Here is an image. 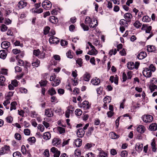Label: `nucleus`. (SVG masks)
<instances>
[{
    "label": "nucleus",
    "instance_id": "nucleus-40",
    "mask_svg": "<svg viewBox=\"0 0 157 157\" xmlns=\"http://www.w3.org/2000/svg\"><path fill=\"white\" fill-rule=\"evenodd\" d=\"M151 146L152 147V151L154 152L156 151V149L155 148V139H153L152 142L151 143Z\"/></svg>",
    "mask_w": 157,
    "mask_h": 157
},
{
    "label": "nucleus",
    "instance_id": "nucleus-21",
    "mask_svg": "<svg viewBox=\"0 0 157 157\" xmlns=\"http://www.w3.org/2000/svg\"><path fill=\"white\" fill-rule=\"evenodd\" d=\"M49 21L53 24H56L58 21L57 18L54 16H51L49 18Z\"/></svg>",
    "mask_w": 157,
    "mask_h": 157
},
{
    "label": "nucleus",
    "instance_id": "nucleus-54",
    "mask_svg": "<svg viewBox=\"0 0 157 157\" xmlns=\"http://www.w3.org/2000/svg\"><path fill=\"white\" fill-rule=\"evenodd\" d=\"M106 155V154L104 152L102 151L100 152L98 156V157H105Z\"/></svg>",
    "mask_w": 157,
    "mask_h": 157
},
{
    "label": "nucleus",
    "instance_id": "nucleus-10",
    "mask_svg": "<svg viewBox=\"0 0 157 157\" xmlns=\"http://www.w3.org/2000/svg\"><path fill=\"white\" fill-rule=\"evenodd\" d=\"M45 114L48 117H50L53 116V112L51 109H46Z\"/></svg>",
    "mask_w": 157,
    "mask_h": 157
},
{
    "label": "nucleus",
    "instance_id": "nucleus-56",
    "mask_svg": "<svg viewBox=\"0 0 157 157\" xmlns=\"http://www.w3.org/2000/svg\"><path fill=\"white\" fill-rule=\"evenodd\" d=\"M6 121L9 123H11L13 121V118L11 116H8L6 118Z\"/></svg>",
    "mask_w": 157,
    "mask_h": 157
},
{
    "label": "nucleus",
    "instance_id": "nucleus-55",
    "mask_svg": "<svg viewBox=\"0 0 157 157\" xmlns=\"http://www.w3.org/2000/svg\"><path fill=\"white\" fill-rule=\"evenodd\" d=\"M45 52H40L38 58L40 59H44L45 58Z\"/></svg>",
    "mask_w": 157,
    "mask_h": 157
},
{
    "label": "nucleus",
    "instance_id": "nucleus-37",
    "mask_svg": "<svg viewBox=\"0 0 157 157\" xmlns=\"http://www.w3.org/2000/svg\"><path fill=\"white\" fill-rule=\"evenodd\" d=\"M134 26L136 28H139L140 27L142 24L138 21H136L133 24Z\"/></svg>",
    "mask_w": 157,
    "mask_h": 157
},
{
    "label": "nucleus",
    "instance_id": "nucleus-15",
    "mask_svg": "<svg viewBox=\"0 0 157 157\" xmlns=\"http://www.w3.org/2000/svg\"><path fill=\"white\" fill-rule=\"evenodd\" d=\"M129 22L124 19H121L120 21V23L121 26L127 27L128 25V22Z\"/></svg>",
    "mask_w": 157,
    "mask_h": 157
},
{
    "label": "nucleus",
    "instance_id": "nucleus-61",
    "mask_svg": "<svg viewBox=\"0 0 157 157\" xmlns=\"http://www.w3.org/2000/svg\"><path fill=\"white\" fill-rule=\"evenodd\" d=\"M38 129H39L41 131L43 132L44 129V127L43 125L41 124H39L37 127Z\"/></svg>",
    "mask_w": 157,
    "mask_h": 157
},
{
    "label": "nucleus",
    "instance_id": "nucleus-62",
    "mask_svg": "<svg viewBox=\"0 0 157 157\" xmlns=\"http://www.w3.org/2000/svg\"><path fill=\"white\" fill-rule=\"evenodd\" d=\"M102 87H100L98 88L97 90V91L98 94H101L102 93Z\"/></svg>",
    "mask_w": 157,
    "mask_h": 157
},
{
    "label": "nucleus",
    "instance_id": "nucleus-2",
    "mask_svg": "<svg viewBox=\"0 0 157 157\" xmlns=\"http://www.w3.org/2000/svg\"><path fill=\"white\" fill-rule=\"evenodd\" d=\"M140 63H139L136 62L135 63H134L132 62H128L127 64L128 68L129 70H132L134 68L137 69Z\"/></svg>",
    "mask_w": 157,
    "mask_h": 157
},
{
    "label": "nucleus",
    "instance_id": "nucleus-20",
    "mask_svg": "<svg viewBox=\"0 0 157 157\" xmlns=\"http://www.w3.org/2000/svg\"><path fill=\"white\" fill-rule=\"evenodd\" d=\"M27 5V3L24 2L23 1H21L19 2L18 3V7L20 9H21L25 7Z\"/></svg>",
    "mask_w": 157,
    "mask_h": 157
},
{
    "label": "nucleus",
    "instance_id": "nucleus-19",
    "mask_svg": "<svg viewBox=\"0 0 157 157\" xmlns=\"http://www.w3.org/2000/svg\"><path fill=\"white\" fill-rule=\"evenodd\" d=\"M7 55L6 51L5 50H2L0 51V58L4 59L6 57Z\"/></svg>",
    "mask_w": 157,
    "mask_h": 157
},
{
    "label": "nucleus",
    "instance_id": "nucleus-30",
    "mask_svg": "<svg viewBox=\"0 0 157 157\" xmlns=\"http://www.w3.org/2000/svg\"><path fill=\"white\" fill-rule=\"evenodd\" d=\"M143 21L145 22H149L151 21V18L147 15L144 16L142 19Z\"/></svg>",
    "mask_w": 157,
    "mask_h": 157
},
{
    "label": "nucleus",
    "instance_id": "nucleus-1",
    "mask_svg": "<svg viewBox=\"0 0 157 157\" xmlns=\"http://www.w3.org/2000/svg\"><path fill=\"white\" fill-rule=\"evenodd\" d=\"M56 78V75L55 74L51 76L50 78V81H53L52 82V86H56L59 85L60 82V80L58 78Z\"/></svg>",
    "mask_w": 157,
    "mask_h": 157
},
{
    "label": "nucleus",
    "instance_id": "nucleus-23",
    "mask_svg": "<svg viewBox=\"0 0 157 157\" xmlns=\"http://www.w3.org/2000/svg\"><path fill=\"white\" fill-rule=\"evenodd\" d=\"M146 56L147 54L146 52H142L138 54L137 57L139 59H142L144 58Z\"/></svg>",
    "mask_w": 157,
    "mask_h": 157
},
{
    "label": "nucleus",
    "instance_id": "nucleus-32",
    "mask_svg": "<svg viewBox=\"0 0 157 157\" xmlns=\"http://www.w3.org/2000/svg\"><path fill=\"white\" fill-rule=\"evenodd\" d=\"M111 100L110 97L106 96L104 98L103 101L104 103H109L111 102Z\"/></svg>",
    "mask_w": 157,
    "mask_h": 157
},
{
    "label": "nucleus",
    "instance_id": "nucleus-47",
    "mask_svg": "<svg viewBox=\"0 0 157 157\" xmlns=\"http://www.w3.org/2000/svg\"><path fill=\"white\" fill-rule=\"evenodd\" d=\"M80 25L85 31H88L89 29L88 26L86 25L84 23H82L80 24Z\"/></svg>",
    "mask_w": 157,
    "mask_h": 157
},
{
    "label": "nucleus",
    "instance_id": "nucleus-14",
    "mask_svg": "<svg viewBox=\"0 0 157 157\" xmlns=\"http://www.w3.org/2000/svg\"><path fill=\"white\" fill-rule=\"evenodd\" d=\"M124 17L125 20L128 21L129 22L131 21V20L132 17V14L129 13H125L124 15Z\"/></svg>",
    "mask_w": 157,
    "mask_h": 157
},
{
    "label": "nucleus",
    "instance_id": "nucleus-33",
    "mask_svg": "<svg viewBox=\"0 0 157 157\" xmlns=\"http://www.w3.org/2000/svg\"><path fill=\"white\" fill-rule=\"evenodd\" d=\"M94 129V128L92 127L89 128L87 132L86 133V135L88 136H90L92 134V133Z\"/></svg>",
    "mask_w": 157,
    "mask_h": 157
},
{
    "label": "nucleus",
    "instance_id": "nucleus-59",
    "mask_svg": "<svg viewBox=\"0 0 157 157\" xmlns=\"http://www.w3.org/2000/svg\"><path fill=\"white\" fill-rule=\"evenodd\" d=\"M43 154L46 157H49V150L48 149H46L44 152Z\"/></svg>",
    "mask_w": 157,
    "mask_h": 157
},
{
    "label": "nucleus",
    "instance_id": "nucleus-25",
    "mask_svg": "<svg viewBox=\"0 0 157 157\" xmlns=\"http://www.w3.org/2000/svg\"><path fill=\"white\" fill-rule=\"evenodd\" d=\"M149 86L151 92V93L154 91L157 88V86L153 84V83H151Z\"/></svg>",
    "mask_w": 157,
    "mask_h": 157
},
{
    "label": "nucleus",
    "instance_id": "nucleus-27",
    "mask_svg": "<svg viewBox=\"0 0 157 157\" xmlns=\"http://www.w3.org/2000/svg\"><path fill=\"white\" fill-rule=\"evenodd\" d=\"M98 51L95 48L92 49L90 51H89L87 53L88 54L91 55H96Z\"/></svg>",
    "mask_w": 157,
    "mask_h": 157
},
{
    "label": "nucleus",
    "instance_id": "nucleus-26",
    "mask_svg": "<svg viewBox=\"0 0 157 157\" xmlns=\"http://www.w3.org/2000/svg\"><path fill=\"white\" fill-rule=\"evenodd\" d=\"M149 129L151 131H155L157 129V125L156 123L151 124L149 127Z\"/></svg>",
    "mask_w": 157,
    "mask_h": 157
},
{
    "label": "nucleus",
    "instance_id": "nucleus-64",
    "mask_svg": "<svg viewBox=\"0 0 157 157\" xmlns=\"http://www.w3.org/2000/svg\"><path fill=\"white\" fill-rule=\"evenodd\" d=\"M61 44L62 46H64L66 45H67L68 44V43L65 40H61L60 41Z\"/></svg>",
    "mask_w": 157,
    "mask_h": 157
},
{
    "label": "nucleus",
    "instance_id": "nucleus-49",
    "mask_svg": "<svg viewBox=\"0 0 157 157\" xmlns=\"http://www.w3.org/2000/svg\"><path fill=\"white\" fill-rule=\"evenodd\" d=\"M92 19H91L90 17L88 16L87 17L85 21V23L89 24L90 22L91 21Z\"/></svg>",
    "mask_w": 157,
    "mask_h": 157
},
{
    "label": "nucleus",
    "instance_id": "nucleus-16",
    "mask_svg": "<svg viewBox=\"0 0 157 157\" xmlns=\"http://www.w3.org/2000/svg\"><path fill=\"white\" fill-rule=\"evenodd\" d=\"M85 132L82 128H79L77 132V134L78 137H82L84 134Z\"/></svg>",
    "mask_w": 157,
    "mask_h": 157
},
{
    "label": "nucleus",
    "instance_id": "nucleus-46",
    "mask_svg": "<svg viewBox=\"0 0 157 157\" xmlns=\"http://www.w3.org/2000/svg\"><path fill=\"white\" fill-rule=\"evenodd\" d=\"M13 92H9L8 93L6 97V99H11V97L13 96Z\"/></svg>",
    "mask_w": 157,
    "mask_h": 157
},
{
    "label": "nucleus",
    "instance_id": "nucleus-13",
    "mask_svg": "<svg viewBox=\"0 0 157 157\" xmlns=\"http://www.w3.org/2000/svg\"><path fill=\"white\" fill-rule=\"evenodd\" d=\"M61 141L59 138H54L52 140V144L53 146H57L61 143Z\"/></svg>",
    "mask_w": 157,
    "mask_h": 157
},
{
    "label": "nucleus",
    "instance_id": "nucleus-51",
    "mask_svg": "<svg viewBox=\"0 0 157 157\" xmlns=\"http://www.w3.org/2000/svg\"><path fill=\"white\" fill-rule=\"evenodd\" d=\"M72 112L71 110L70 109H67L65 112V115L67 118H69L71 112Z\"/></svg>",
    "mask_w": 157,
    "mask_h": 157
},
{
    "label": "nucleus",
    "instance_id": "nucleus-53",
    "mask_svg": "<svg viewBox=\"0 0 157 157\" xmlns=\"http://www.w3.org/2000/svg\"><path fill=\"white\" fill-rule=\"evenodd\" d=\"M11 84L15 87H17L18 85V82L16 79L12 80Z\"/></svg>",
    "mask_w": 157,
    "mask_h": 157
},
{
    "label": "nucleus",
    "instance_id": "nucleus-50",
    "mask_svg": "<svg viewBox=\"0 0 157 157\" xmlns=\"http://www.w3.org/2000/svg\"><path fill=\"white\" fill-rule=\"evenodd\" d=\"M128 155V152L125 150H124L121 152V155L122 157H126Z\"/></svg>",
    "mask_w": 157,
    "mask_h": 157
},
{
    "label": "nucleus",
    "instance_id": "nucleus-9",
    "mask_svg": "<svg viewBox=\"0 0 157 157\" xmlns=\"http://www.w3.org/2000/svg\"><path fill=\"white\" fill-rule=\"evenodd\" d=\"M98 25V22L94 18L92 19V21L89 24L90 28H95Z\"/></svg>",
    "mask_w": 157,
    "mask_h": 157
},
{
    "label": "nucleus",
    "instance_id": "nucleus-42",
    "mask_svg": "<svg viewBox=\"0 0 157 157\" xmlns=\"http://www.w3.org/2000/svg\"><path fill=\"white\" fill-rule=\"evenodd\" d=\"M26 63H27L26 62H25L23 60H22L19 59L18 60L17 64L19 66H24L25 65V64H26Z\"/></svg>",
    "mask_w": 157,
    "mask_h": 157
},
{
    "label": "nucleus",
    "instance_id": "nucleus-35",
    "mask_svg": "<svg viewBox=\"0 0 157 157\" xmlns=\"http://www.w3.org/2000/svg\"><path fill=\"white\" fill-rule=\"evenodd\" d=\"M76 63L79 67H81L83 64L82 59L81 58H78L76 60Z\"/></svg>",
    "mask_w": 157,
    "mask_h": 157
},
{
    "label": "nucleus",
    "instance_id": "nucleus-7",
    "mask_svg": "<svg viewBox=\"0 0 157 157\" xmlns=\"http://www.w3.org/2000/svg\"><path fill=\"white\" fill-rule=\"evenodd\" d=\"M10 151V147L7 145H5L0 150V155H2L7 152Z\"/></svg>",
    "mask_w": 157,
    "mask_h": 157
},
{
    "label": "nucleus",
    "instance_id": "nucleus-58",
    "mask_svg": "<svg viewBox=\"0 0 157 157\" xmlns=\"http://www.w3.org/2000/svg\"><path fill=\"white\" fill-rule=\"evenodd\" d=\"M66 55L67 57L70 59H72L73 57V56L71 54V51L70 50L68 51L66 53Z\"/></svg>",
    "mask_w": 157,
    "mask_h": 157
},
{
    "label": "nucleus",
    "instance_id": "nucleus-22",
    "mask_svg": "<svg viewBox=\"0 0 157 157\" xmlns=\"http://www.w3.org/2000/svg\"><path fill=\"white\" fill-rule=\"evenodd\" d=\"M145 130V127L142 125H139L137 128V131L141 133H143Z\"/></svg>",
    "mask_w": 157,
    "mask_h": 157
},
{
    "label": "nucleus",
    "instance_id": "nucleus-57",
    "mask_svg": "<svg viewBox=\"0 0 157 157\" xmlns=\"http://www.w3.org/2000/svg\"><path fill=\"white\" fill-rule=\"evenodd\" d=\"M8 70L6 69H2L1 71V75H7V74Z\"/></svg>",
    "mask_w": 157,
    "mask_h": 157
},
{
    "label": "nucleus",
    "instance_id": "nucleus-45",
    "mask_svg": "<svg viewBox=\"0 0 157 157\" xmlns=\"http://www.w3.org/2000/svg\"><path fill=\"white\" fill-rule=\"evenodd\" d=\"M50 28L48 26L45 27L44 29V35H46L49 32Z\"/></svg>",
    "mask_w": 157,
    "mask_h": 157
},
{
    "label": "nucleus",
    "instance_id": "nucleus-43",
    "mask_svg": "<svg viewBox=\"0 0 157 157\" xmlns=\"http://www.w3.org/2000/svg\"><path fill=\"white\" fill-rule=\"evenodd\" d=\"M36 138H29L28 141L30 144L34 143L36 141Z\"/></svg>",
    "mask_w": 157,
    "mask_h": 157
},
{
    "label": "nucleus",
    "instance_id": "nucleus-11",
    "mask_svg": "<svg viewBox=\"0 0 157 157\" xmlns=\"http://www.w3.org/2000/svg\"><path fill=\"white\" fill-rule=\"evenodd\" d=\"M10 45V43L8 41H4L2 42L1 44V46L3 49H6Z\"/></svg>",
    "mask_w": 157,
    "mask_h": 157
},
{
    "label": "nucleus",
    "instance_id": "nucleus-48",
    "mask_svg": "<svg viewBox=\"0 0 157 157\" xmlns=\"http://www.w3.org/2000/svg\"><path fill=\"white\" fill-rule=\"evenodd\" d=\"M47 83V81L46 80H41L40 82L39 83L40 86H46Z\"/></svg>",
    "mask_w": 157,
    "mask_h": 157
},
{
    "label": "nucleus",
    "instance_id": "nucleus-5",
    "mask_svg": "<svg viewBox=\"0 0 157 157\" xmlns=\"http://www.w3.org/2000/svg\"><path fill=\"white\" fill-rule=\"evenodd\" d=\"M143 75L146 77H150L151 76L152 73L151 70L149 68H145L143 71Z\"/></svg>",
    "mask_w": 157,
    "mask_h": 157
},
{
    "label": "nucleus",
    "instance_id": "nucleus-17",
    "mask_svg": "<svg viewBox=\"0 0 157 157\" xmlns=\"http://www.w3.org/2000/svg\"><path fill=\"white\" fill-rule=\"evenodd\" d=\"M143 148V144L141 143H137L136 145L135 149L139 152L141 151Z\"/></svg>",
    "mask_w": 157,
    "mask_h": 157
},
{
    "label": "nucleus",
    "instance_id": "nucleus-52",
    "mask_svg": "<svg viewBox=\"0 0 157 157\" xmlns=\"http://www.w3.org/2000/svg\"><path fill=\"white\" fill-rule=\"evenodd\" d=\"M13 157H21V153L18 151H16L13 153Z\"/></svg>",
    "mask_w": 157,
    "mask_h": 157
},
{
    "label": "nucleus",
    "instance_id": "nucleus-4",
    "mask_svg": "<svg viewBox=\"0 0 157 157\" xmlns=\"http://www.w3.org/2000/svg\"><path fill=\"white\" fill-rule=\"evenodd\" d=\"M142 119L144 122L147 123L151 122L153 120V117L150 115H145L142 117Z\"/></svg>",
    "mask_w": 157,
    "mask_h": 157
},
{
    "label": "nucleus",
    "instance_id": "nucleus-12",
    "mask_svg": "<svg viewBox=\"0 0 157 157\" xmlns=\"http://www.w3.org/2000/svg\"><path fill=\"white\" fill-rule=\"evenodd\" d=\"M90 107L89 102L85 101L82 103L81 108H83L85 110H86L89 109Z\"/></svg>",
    "mask_w": 157,
    "mask_h": 157
},
{
    "label": "nucleus",
    "instance_id": "nucleus-28",
    "mask_svg": "<svg viewBox=\"0 0 157 157\" xmlns=\"http://www.w3.org/2000/svg\"><path fill=\"white\" fill-rule=\"evenodd\" d=\"M90 74L87 72H86L84 75V80L86 81H88L90 80Z\"/></svg>",
    "mask_w": 157,
    "mask_h": 157
},
{
    "label": "nucleus",
    "instance_id": "nucleus-6",
    "mask_svg": "<svg viewBox=\"0 0 157 157\" xmlns=\"http://www.w3.org/2000/svg\"><path fill=\"white\" fill-rule=\"evenodd\" d=\"M51 151L54 154V157H59L60 154V151L54 147H53L51 149Z\"/></svg>",
    "mask_w": 157,
    "mask_h": 157
},
{
    "label": "nucleus",
    "instance_id": "nucleus-29",
    "mask_svg": "<svg viewBox=\"0 0 157 157\" xmlns=\"http://www.w3.org/2000/svg\"><path fill=\"white\" fill-rule=\"evenodd\" d=\"M48 92L49 94L51 96H52L56 94V92L53 88H52L51 89H49L48 90Z\"/></svg>",
    "mask_w": 157,
    "mask_h": 157
},
{
    "label": "nucleus",
    "instance_id": "nucleus-60",
    "mask_svg": "<svg viewBox=\"0 0 157 157\" xmlns=\"http://www.w3.org/2000/svg\"><path fill=\"white\" fill-rule=\"evenodd\" d=\"M151 71H154L155 70V66L152 64H151L149 67L148 68Z\"/></svg>",
    "mask_w": 157,
    "mask_h": 157
},
{
    "label": "nucleus",
    "instance_id": "nucleus-36",
    "mask_svg": "<svg viewBox=\"0 0 157 157\" xmlns=\"http://www.w3.org/2000/svg\"><path fill=\"white\" fill-rule=\"evenodd\" d=\"M147 50L148 52H154L155 50L154 46H153L148 45L147 46Z\"/></svg>",
    "mask_w": 157,
    "mask_h": 157
},
{
    "label": "nucleus",
    "instance_id": "nucleus-38",
    "mask_svg": "<svg viewBox=\"0 0 157 157\" xmlns=\"http://www.w3.org/2000/svg\"><path fill=\"white\" fill-rule=\"evenodd\" d=\"M1 31L4 32L6 31L8 29L7 27L4 24H2L1 26Z\"/></svg>",
    "mask_w": 157,
    "mask_h": 157
},
{
    "label": "nucleus",
    "instance_id": "nucleus-18",
    "mask_svg": "<svg viewBox=\"0 0 157 157\" xmlns=\"http://www.w3.org/2000/svg\"><path fill=\"white\" fill-rule=\"evenodd\" d=\"M91 82L93 85H98L100 83V80L98 78L95 77L91 80Z\"/></svg>",
    "mask_w": 157,
    "mask_h": 157
},
{
    "label": "nucleus",
    "instance_id": "nucleus-41",
    "mask_svg": "<svg viewBox=\"0 0 157 157\" xmlns=\"http://www.w3.org/2000/svg\"><path fill=\"white\" fill-rule=\"evenodd\" d=\"M75 115L78 116H80L82 114V111L80 109H77L75 111Z\"/></svg>",
    "mask_w": 157,
    "mask_h": 157
},
{
    "label": "nucleus",
    "instance_id": "nucleus-31",
    "mask_svg": "<svg viewBox=\"0 0 157 157\" xmlns=\"http://www.w3.org/2000/svg\"><path fill=\"white\" fill-rule=\"evenodd\" d=\"M17 105V103L16 102L14 101L12 102L10 104L11 107L10 108V111H12L13 109H16V105Z\"/></svg>",
    "mask_w": 157,
    "mask_h": 157
},
{
    "label": "nucleus",
    "instance_id": "nucleus-34",
    "mask_svg": "<svg viewBox=\"0 0 157 157\" xmlns=\"http://www.w3.org/2000/svg\"><path fill=\"white\" fill-rule=\"evenodd\" d=\"M40 64V61L37 59L35 61H34L32 63V65L33 66L38 67Z\"/></svg>",
    "mask_w": 157,
    "mask_h": 157
},
{
    "label": "nucleus",
    "instance_id": "nucleus-3",
    "mask_svg": "<svg viewBox=\"0 0 157 157\" xmlns=\"http://www.w3.org/2000/svg\"><path fill=\"white\" fill-rule=\"evenodd\" d=\"M42 6L44 9L48 10L51 8L52 4L49 0H46L42 3Z\"/></svg>",
    "mask_w": 157,
    "mask_h": 157
},
{
    "label": "nucleus",
    "instance_id": "nucleus-39",
    "mask_svg": "<svg viewBox=\"0 0 157 157\" xmlns=\"http://www.w3.org/2000/svg\"><path fill=\"white\" fill-rule=\"evenodd\" d=\"M57 130L60 134H62L65 132V128L60 127H58L57 128Z\"/></svg>",
    "mask_w": 157,
    "mask_h": 157
},
{
    "label": "nucleus",
    "instance_id": "nucleus-24",
    "mask_svg": "<svg viewBox=\"0 0 157 157\" xmlns=\"http://www.w3.org/2000/svg\"><path fill=\"white\" fill-rule=\"evenodd\" d=\"M82 140L79 138H77L75 140V143L77 147H79L81 146L82 144Z\"/></svg>",
    "mask_w": 157,
    "mask_h": 157
},
{
    "label": "nucleus",
    "instance_id": "nucleus-8",
    "mask_svg": "<svg viewBox=\"0 0 157 157\" xmlns=\"http://www.w3.org/2000/svg\"><path fill=\"white\" fill-rule=\"evenodd\" d=\"M49 41L50 43L57 44L59 42V40L56 37L52 36L50 38Z\"/></svg>",
    "mask_w": 157,
    "mask_h": 157
},
{
    "label": "nucleus",
    "instance_id": "nucleus-44",
    "mask_svg": "<svg viewBox=\"0 0 157 157\" xmlns=\"http://www.w3.org/2000/svg\"><path fill=\"white\" fill-rule=\"evenodd\" d=\"M40 53V51L39 49L33 50V55L34 56H36L39 57Z\"/></svg>",
    "mask_w": 157,
    "mask_h": 157
},
{
    "label": "nucleus",
    "instance_id": "nucleus-63",
    "mask_svg": "<svg viewBox=\"0 0 157 157\" xmlns=\"http://www.w3.org/2000/svg\"><path fill=\"white\" fill-rule=\"evenodd\" d=\"M44 137H51V134L49 132H47L44 134Z\"/></svg>",
    "mask_w": 157,
    "mask_h": 157
}]
</instances>
